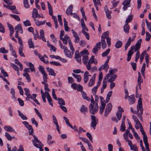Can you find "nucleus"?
I'll list each match as a JSON object with an SVG mask.
<instances>
[{"instance_id": "f257e3e1", "label": "nucleus", "mask_w": 151, "mask_h": 151, "mask_svg": "<svg viewBox=\"0 0 151 151\" xmlns=\"http://www.w3.org/2000/svg\"><path fill=\"white\" fill-rule=\"evenodd\" d=\"M137 111H136L134 110L132 107H131L130 108L131 112L133 114H136L139 111V110H140V113H138L137 116L139 118H141L142 117V115L143 114V109L142 107V99L140 98H139L138 99V103L137 106Z\"/></svg>"}, {"instance_id": "f03ea898", "label": "nucleus", "mask_w": 151, "mask_h": 151, "mask_svg": "<svg viewBox=\"0 0 151 151\" xmlns=\"http://www.w3.org/2000/svg\"><path fill=\"white\" fill-rule=\"evenodd\" d=\"M34 139L32 140L33 144L35 147L40 149V151H43L42 147L43 146V144L36 137L35 135H33Z\"/></svg>"}, {"instance_id": "7ed1b4c3", "label": "nucleus", "mask_w": 151, "mask_h": 151, "mask_svg": "<svg viewBox=\"0 0 151 151\" xmlns=\"http://www.w3.org/2000/svg\"><path fill=\"white\" fill-rule=\"evenodd\" d=\"M93 63L96 65L97 63V61L94 58V56L92 55L88 60V63L86 65V68L88 70L91 69V64Z\"/></svg>"}, {"instance_id": "20e7f679", "label": "nucleus", "mask_w": 151, "mask_h": 151, "mask_svg": "<svg viewBox=\"0 0 151 151\" xmlns=\"http://www.w3.org/2000/svg\"><path fill=\"white\" fill-rule=\"evenodd\" d=\"M91 120L90 124L91 127L95 129L97 124L98 123V119L96 118L95 116L93 115H91Z\"/></svg>"}, {"instance_id": "39448f33", "label": "nucleus", "mask_w": 151, "mask_h": 151, "mask_svg": "<svg viewBox=\"0 0 151 151\" xmlns=\"http://www.w3.org/2000/svg\"><path fill=\"white\" fill-rule=\"evenodd\" d=\"M142 42V39H139L137 42L136 43L135 45V46L133 45L131 47H133V51L134 50L135 52L138 51V50H139L141 47V44Z\"/></svg>"}, {"instance_id": "423d86ee", "label": "nucleus", "mask_w": 151, "mask_h": 151, "mask_svg": "<svg viewBox=\"0 0 151 151\" xmlns=\"http://www.w3.org/2000/svg\"><path fill=\"white\" fill-rule=\"evenodd\" d=\"M63 50L65 55L66 57L70 58H71L72 57L73 53L68 49L67 47Z\"/></svg>"}, {"instance_id": "0eeeda50", "label": "nucleus", "mask_w": 151, "mask_h": 151, "mask_svg": "<svg viewBox=\"0 0 151 151\" xmlns=\"http://www.w3.org/2000/svg\"><path fill=\"white\" fill-rule=\"evenodd\" d=\"M94 105L90 104L89 106V112L92 114H95L98 110L94 107Z\"/></svg>"}, {"instance_id": "6e6552de", "label": "nucleus", "mask_w": 151, "mask_h": 151, "mask_svg": "<svg viewBox=\"0 0 151 151\" xmlns=\"http://www.w3.org/2000/svg\"><path fill=\"white\" fill-rule=\"evenodd\" d=\"M101 45V42H97L95 46V47L93 49V52L96 54V52L100 49Z\"/></svg>"}, {"instance_id": "1a4fd4ad", "label": "nucleus", "mask_w": 151, "mask_h": 151, "mask_svg": "<svg viewBox=\"0 0 151 151\" xmlns=\"http://www.w3.org/2000/svg\"><path fill=\"white\" fill-rule=\"evenodd\" d=\"M71 31L73 34V37L75 38L74 42L76 43H78L80 41V38L78 36L77 33L73 29H72Z\"/></svg>"}, {"instance_id": "9d476101", "label": "nucleus", "mask_w": 151, "mask_h": 151, "mask_svg": "<svg viewBox=\"0 0 151 151\" xmlns=\"http://www.w3.org/2000/svg\"><path fill=\"white\" fill-rule=\"evenodd\" d=\"M40 14H38L37 10L34 8L32 13V17L34 19H36L37 17H40Z\"/></svg>"}, {"instance_id": "9b49d317", "label": "nucleus", "mask_w": 151, "mask_h": 151, "mask_svg": "<svg viewBox=\"0 0 151 151\" xmlns=\"http://www.w3.org/2000/svg\"><path fill=\"white\" fill-rule=\"evenodd\" d=\"M128 101L129 104L131 105L134 103L135 100L134 95H132L128 97Z\"/></svg>"}, {"instance_id": "f8f14e48", "label": "nucleus", "mask_w": 151, "mask_h": 151, "mask_svg": "<svg viewBox=\"0 0 151 151\" xmlns=\"http://www.w3.org/2000/svg\"><path fill=\"white\" fill-rule=\"evenodd\" d=\"M73 5H70L67 8L66 11V13L67 15H70L72 14Z\"/></svg>"}, {"instance_id": "ddd939ff", "label": "nucleus", "mask_w": 151, "mask_h": 151, "mask_svg": "<svg viewBox=\"0 0 151 151\" xmlns=\"http://www.w3.org/2000/svg\"><path fill=\"white\" fill-rule=\"evenodd\" d=\"M89 73L87 71H86L85 72L84 74L83 80L84 82L85 83H86L88 81L89 78Z\"/></svg>"}, {"instance_id": "4468645a", "label": "nucleus", "mask_w": 151, "mask_h": 151, "mask_svg": "<svg viewBox=\"0 0 151 151\" xmlns=\"http://www.w3.org/2000/svg\"><path fill=\"white\" fill-rule=\"evenodd\" d=\"M131 42V37H129L127 42L125 44L124 50L126 51L128 47L130 45Z\"/></svg>"}, {"instance_id": "2eb2a0df", "label": "nucleus", "mask_w": 151, "mask_h": 151, "mask_svg": "<svg viewBox=\"0 0 151 151\" xmlns=\"http://www.w3.org/2000/svg\"><path fill=\"white\" fill-rule=\"evenodd\" d=\"M4 128L7 132H12L15 133V130L10 126H5L4 127Z\"/></svg>"}, {"instance_id": "dca6fc26", "label": "nucleus", "mask_w": 151, "mask_h": 151, "mask_svg": "<svg viewBox=\"0 0 151 151\" xmlns=\"http://www.w3.org/2000/svg\"><path fill=\"white\" fill-rule=\"evenodd\" d=\"M82 62L86 65L87 64L88 61V57L87 55H83L82 58Z\"/></svg>"}, {"instance_id": "f3484780", "label": "nucleus", "mask_w": 151, "mask_h": 151, "mask_svg": "<svg viewBox=\"0 0 151 151\" xmlns=\"http://www.w3.org/2000/svg\"><path fill=\"white\" fill-rule=\"evenodd\" d=\"M40 38L44 42H46V40L44 37V31L42 29H41L40 31Z\"/></svg>"}, {"instance_id": "a211bd4d", "label": "nucleus", "mask_w": 151, "mask_h": 151, "mask_svg": "<svg viewBox=\"0 0 151 151\" xmlns=\"http://www.w3.org/2000/svg\"><path fill=\"white\" fill-rule=\"evenodd\" d=\"M47 71L49 73V75L55 76H56V73H55L53 70L51 68H49V67L46 68Z\"/></svg>"}, {"instance_id": "6ab92c4d", "label": "nucleus", "mask_w": 151, "mask_h": 151, "mask_svg": "<svg viewBox=\"0 0 151 151\" xmlns=\"http://www.w3.org/2000/svg\"><path fill=\"white\" fill-rule=\"evenodd\" d=\"M124 31L127 34L129 33V27L128 24L126 23L123 27Z\"/></svg>"}, {"instance_id": "aec40b11", "label": "nucleus", "mask_w": 151, "mask_h": 151, "mask_svg": "<svg viewBox=\"0 0 151 151\" xmlns=\"http://www.w3.org/2000/svg\"><path fill=\"white\" fill-rule=\"evenodd\" d=\"M140 131L142 134L143 135V141L145 140H147V137L146 134L145 132L143 130V128H141L140 129Z\"/></svg>"}, {"instance_id": "412c9836", "label": "nucleus", "mask_w": 151, "mask_h": 151, "mask_svg": "<svg viewBox=\"0 0 151 151\" xmlns=\"http://www.w3.org/2000/svg\"><path fill=\"white\" fill-rule=\"evenodd\" d=\"M23 50V47L22 45H20L19 49V53L20 56L25 57V55L22 52Z\"/></svg>"}, {"instance_id": "4be33fe9", "label": "nucleus", "mask_w": 151, "mask_h": 151, "mask_svg": "<svg viewBox=\"0 0 151 151\" xmlns=\"http://www.w3.org/2000/svg\"><path fill=\"white\" fill-rule=\"evenodd\" d=\"M28 43L30 48H35L34 45L32 41V39L31 38H30L28 40Z\"/></svg>"}, {"instance_id": "5701e85b", "label": "nucleus", "mask_w": 151, "mask_h": 151, "mask_svg": "<svg viewBox=\"0 0 151 151\" xmlns=\"http://www.w3.org/2000/svg\"><path fill=\"white\" fill-rule=\"evenodd\" d=\"M18 112L19 115L20 116L21 118L23 120H27L28 119L27 117L22 113H21L20 110H18Z\"/></svg>"}, {"instance_id": "b1692460", "label": "nucleus", "mask_w": 151, "mask_h": 151, "mask_svg": "<svg viewBox=\"0 0 151 151\" xmlns=\"http://www.w3.org/2000/svg\"><path fill=\"white\" fill-rule=\"evenodd\" d=\"M112 93V91H110L108 93L106 99V103H107L109 102L110 100V98L111 96Z\"/></svg>"}, {"instance_id": "393cba45", "label": "nucleus", "mask_w": 151, "mask_h": 151, "mask_svg": "<svg viewBox=\"0 0 151 151\" xmlns=\"http://www.w3.org/2000/svg\"><path fill=\"white\" fill-rule=\"evenodd\" d=\"M80 111L81 112L84 113L88 111V109L84 105H82L80 109Z\"/></svg>"}, {"instance_id": "a878e982", "label": "nucleus", "mask_w": 151, "mask_h": 151, "mask_svg": "<svg viewBox=\"0 0 151 151\" xmlns=\"http://www.w3.org/2000/svg\"><path fill=\"white\" fill-rule=\"evenodd\" d=\"M48 8L49 10V14L50 15H52V6L49 2H47Z\"/></svg>"}, {"instance_id": "bb28decb", "label": "nucleus", "mask_w": 151, "mask_h": 151, "mask_svg": "<svg viewBox=\"0 0 151 151\" xmlns=\"http://www.w3.org/2000/svg\"><path fill=\"white\" fill-rule=\"evenodd\" d=\"M73 76L75 78L77 79V81L78 82H79L81 81V77L79 75H76L74 73H72Z\"/></svg>"}, {"instance_id": "cd10ccee", "label": "nucleus", "mask_w": 151, "mask_h": 151, "mask_svg": "<svg viewBox=\"0 0 151 151\" xmlns=\"http://www.w3.org/2000/svg\"><path fill=\"white\" fill-rule=\"evenodd\" d=\"M28 130H29V134L30 135H34L32 134V133L33 132V129L32 126L30 125H29L27 127Z\"/></svg>"}, {"instance_id": "c85d7f7f", "label": "nucleus", "mask_w": 151, "mask_h": 151, "mask_svg": "<svg viewBox=\"0 0 151 151\" xmlns=\"http://www.w3.org/2000/svg\"><path fill=\"white\" fill-rule=\"evenodd\" d=\"M122 45V43L121 41L119 40L117 42L115 45V47L117 48H120Z\"/></svg>"}, {"instance_id": "c756f323", "label": "nucleus", "mask_w": 151, "mask_h": 151, "mask_svg": "<svg viewBox=\"0 0 151 151\" xmlns=\"http://www.w3.org/2000/svg\"><path fill=\"white\" fill-rule=\"evenodd\" d=\"M95 80L94 77L91 78L88 83V86L89 87L93 85L95 83Z\"/></svg>"}, {"instance_id": "7c9ffc66", "label": "nucleus", "mask_w": 151, "mask_h": 151, "mask_svg": "<svg viewBox=\"0 0 151 151\" xmlns=\"http://www.w3.org/2000/svg\"><path fill=\"white\" fill-rule=\"evenodd\" d=\"M7 151H16L17 149L16 146H14L13 147L11 150V147L9 144H7Z\"/></svg>"}, {"instance_id": "2f4dec72", "label": "nucleus", "mask_w": 151, "mask_h": 151, "mask_svg": "<svg viewBox=\"0 0 151 151\" xmlns=\"http://www.w3.org/2000/svg\"><path fill=\"white\" fill-rule=\"evenodd\" d=\"M138 76L137 79L138 84L141 83H143V81L141 78V75L140 73L139 72H138Z\"/></svg>"}, {"instance_id": "473e14b6", "label": "nucleus", "mask_w": 151, "mask_h": 151, "mask_svg": "<svg viewBox=\"0 0 151 151\" xmlns=\"http://www.w3.org/2000/svg\"><path fill=\"white\" fill-rule=\"evenodd\" d=\"M39 58L41 61H43L46 64H48V63L49 61L48 59H47L46 60L45 58H44L43 57H42V55H39Z\"/></svg>"}, {"instance_id": "72a5a7b5", "label": "nucleus", "mask_w": 151, "mask_h": 151, "mask_svg": "<svg viewBox=\"0 0 151 151\" xmlns=\"http://www.w3.org/2000/svg\"><path fill=\"white\" fill-rule=\"evenodd\" d=\"M146 50H145L141 54L140 58V60L141 63L142 62L143 60L144 56L146 53Z\"/></svg>"}, {"instance_id": "f704fd0d", "label": "nucleus", "mask_w": 151, "mask_h": 151, "mask_svg": "<svg viewBox=\"0 0 151 151\" xmlns=\"http://www.w3.org/2000/svg\"><path fill=\"white\" fill-rule=\"evenodd\" d=\"M117 76L116 74L114 75L111 76L108 81L109 82H112L114 81L115 79L117 78Z\"/></svg>"}, {"instance_id": "c9c22d12", "label": "nucleus", "mask_w": 151, "mask_h": 151, "mask_svg": "<svg viewBox=\"0 0 151 151\" xmlns=\"http://www.w3.org/2000/svg\"><path fill=\"white\" fill-rule=\"evenodd\" d=\"M84 54L86 55H87L89 54V53L86 49H84L80 52V55L81 56H83V55Z\"/></svg>"}, {"instance_id": "e433bc0d", "label": "nucleus", "mask_w": 151, "mask_h": 151, "mask_svg": "<svg viewBox=\"0 0 151 151\" xmlns=\"http://www.w3.org/2000/svg\"><path fill=\"white\" fill-rule=\"evenodd\" d=\"M106 11H105V12L106 13L107 17L109 19H111V12L109 11V10H107L106 9Z\"/></svg>"}, {"instance_id": "4c0bfd02", "label": "nucleus", "mask_w": 151, "mask_h": 151, "mask_svg": "<svg viewBox=\"0 0 151 151\" xmlns=\"http://www.w3.org/2000/svg\"><path fill=\"white\" fill-rule=\"evenodd\" d=\"M34 110L38 117L40 118V119L42 121H43V119L41 114L39 112L38 110L36 108L34 109Z\"/></svg>"}, {"instance_id": "58836bf2", "label": "nucleus", "mask_w": 151, "mask_h": 151, "mask_svg": "<svg viewBox=\"0 0 151 151\" xmlns=\"http://www.w3.org/2000/svg\"><path fill=\"white\" fill-rule=\"evenodd\" d=\"M122 113H121V112L119 111H117L116 113V115L118 120L119 121L121 119L122 117Z\"/></svg>"}, {"instance_id": "ea45409f", "label": "nucleus", "mask_w": 151, "mask_h": 151, "mask_svg": "<svg viewBox=\"0 0 151 151\" xmlns=\"http://www.w3.org/2000/svg\"><path fill=\"white\" fill-rule=\"evenodd\" d=\"M23 4L24 6L26 8H29V4L28 0H23Z\"/></svg>"}, {"instance_id": "a19ab883", "label": "nucleus", "mask_w": 151, "mask_h": 151, "mask_svg": "<svg viewBox=\"0 0 151 151\" xmlns=\"http://www.w3.org/2000/svg\"><path fill=\"white\" fill-rule=\"evenodd\" d=\"M10 16L17 21H19L20 20V18L18 15L10 14Z\"/></svg>"}, {"instance_id": "79ce46f5", "label": "nucleus", "mask_w": 151, "mask_h": 151, "mask_svg": "<svg viewBox=\"0 0 151 151\" xmlns=\"http://www.w3.org/2000/svg\"><path fill=\"white\" fill-rule=\"evenodd\" d=\"M146 37L145 40L147 41H149L151 37V35L147 32H146Z\"/></svg>"}, {"instance_id": "37998d69", "label": "nucleus", "mask_w": 151, "mask_h": 151, "mask_svg": "<svg viewBox=\"0 0 151 151\" xmlns=\"http://www.w3.org/2000/svg\"><path fill=\"white\" fill-rule=\"evenodd\" d=\"M101 42L102 43V49H105L106 47V41L104 39H101Z\"/></svg>"}, {"instance_id": "c03bdc74", "label": "nucleus", "mask_w": 151, "mask_h": 151, "mask_svg": "<svg viewBox=\"0 0 151 151\" xmlns=\"http://www.w3.org/2000/svg\"><path fill=\"white\" fill-rule=\"evenodd\" d=\"M22 26L20 24H19L17 25L15 27V30H16V31L18 32L20 31L21 29H22Z\"/></svg>"}, {"instance_id": "a18cd8bd", "label": "nucleus", "mask_w": 151, "mask_h": 151, "mask_svg": "<svg viewBox=\"0 0 151 151\" xmlns=\"http://www.w3.org/2000/svg\"><path fill=\"white\" fill-rule=\"evenodd\" d=\"M5 135L7 138V139L10 141H11L12 140V139H13L14 138V137H12L11 135L7 132H6L5 133Z\"/></svg>"}, {"instance_id": "49530a36", "label": "nucleus", "mask_w": 151, "mask_h": 151, "mask_svg": "<svg viewBox=\"0 0 151 151\" xmlns=\"http://www.w3.org/2000/svg\"><path fill=\"white\" fill-rule=\"evenodd\" d=\"M58 103L60 105H65V102L62 99L58 98Z\"/></svg>"}, {"instance_id": "de8ad7c7", "label": "nucleus", "mask_w": 151, "mask_h": 151, "mask_svg": "<svg viewBox=\"0 0 151 151\" xmlns=\"http://www.w3.org/2000/svg\"><path fill=\"white\" fill-rule=\"evenodd\" d=\"M10 65L13 68V69L15 70V71H18V70H19V68L18 66L17 65H16L15 64L12 63H10Z\"/></svg>"}, {"instance_id": "09e8293b", "label": "nucleus", "mask_w": 151, "mask_h": 151, "mask_svg": "<svg viewBox=\"0 0 151 151\" xmlns=\"http://www.w3.org/2000/svg\"><path fill=\"white\" fill-rule=\"evenodd\" d=\"M109 32L108 31L104 32L102 35L101 36L102 39H105L108 36H109Z\"/></svg>"}, {"instance_id": "8fccbe9b", "label": "nucleus", "mask_w": 151, "mask_h": 151, "mask_svg": "<svg viewBox=\"0 0 151 151\" xmlns=\"http://www.w3.org/2000/svg\"><path fill=\"white\" fill-rule=\"evenodd\" d=\"M132 19L133 17L132 16H129L125 21L126 23L128 24V23L130 22L132 20Z\"/></svg>"}, {"instance_id": "3c124183", "label": "nucleus", "mask_w": 151, "mask_h": 151, "mask_svg": "<svg viewBox=\"0 0 151 151\" xmlns=\"http://www.w3.org/2000/svg\"><path fill=\"white\" fill-rule=\"evenodd\" d=\"M29 65L30 67L29 69L32 72H35V70L33 64L31 62L29 63Z\"/></svg>"}, {"instance_id": "603ef678", "label": "nucleus", "mask_w": 151, "mask_h": 151, "mask_svg": "<svg viewBox=\"0 0 151 151\" xmlns=\"http://www.w3.org/2000/svg\"><path fill=\"white\" fill-rule=\"evenodd\" d=\"M23 76L25 77L27 81L28 82H30L31 81V79L29 76V75L27 73H25L23 74Z\"/></svg>"}, {"instance_id": "864d4df0", "label": "nucleus", "mask_w": 151, "mask_h": 151, "mask_svg": "<svg viewBox=\"0 0 151 151\" xmlns=\"http://www.w3.org/2000/svg\"><path fill=\"white\" fill-rule=\"evenodd\" d=\"M143 141L145 145L146 150L147 151H150L149 149V144L147 142V140H145Z\"/></svg>"}, {"instance_id": "5fc2aeb1", "label": "nucleus", "mask_w": 151, "mask_h": 151, "mask_svg": "<svg viewBox=\"0 0 151 151\" xmlns=\"http://www.w3.org/2000/svg\"><path fill=\"white\" fill-rule=\"evenodd\" d=\"M23 23L25 27L30 26L31 24L30 21L28 20H27L26 21L23 22Z\"/></svg>"}, {"instance_id": "6e6d98bb", "label": "nucleus", "mask_w": 151, "mask_h": 151, "mask_svg": "<svg viewBox=\"0 0 151 151\" xmlns=\"http://www.w3.org/2000/svg\"><path fill=\"white\" fill-rule=\"evenodd\" d=\"M130 149L134 151H138V147L136 146L134 144V145H132V146H130Z\"/></svg>"}, {"instance_id": "4d7b16f0", "label": "nucleus", "mask_w": 151, "mask_h": 151, "mask_svg": "<svg viewBox=\"0 0 151 151\" xmlns=\"http://www.w3.org/2000/svg\"><path fill=\"white\" fill-rule=\"evenodd\" d=\"M82 32L83 33L85 36L86 38L89 40L90 38L89 34L84 30H82Z\"/></svg>"}, {"instance_id": "13d9d810", "label": "nucleus", "mask_w": 151, "mask_h": 151, "mask_svg": "<svg viewBox=\"0 0 151 151\" xmlns=\"http://www.w3.org/2000/svg\"><path fill=\"white\" fill-rule=\"evenodd\" d=\"M101 66H102L103 69L105 70L106 72H107L109 68L108 64L105 63L103 65Z\"/></svg>"}, {"instance_id": "bf43d9fd", "label": "nucleus", "mask_w": 151, "mask_h": 151, "mask_svg": "<svg viewBox=\"0 0 151 151\" xmlns=\"http://www.w3.org/2000/svg\"><path fill=\"white\" fill-rule=\"evenodd\" d=\"M110 50L109 48L107 49L106 51L103 53L102 55V56L104 57L106 56L110 52Z\"/></svg>"}, {"instance_id": "052dcab7", "label": "nucleus", "mask_w": 151, "mask_h": 151, "mask_svg": "<svg viewBox=\"0 0 151 151\" xmlns=\"http://www.w3.org/2000/svg\"><path fill=\"white\" fill-rule=\"evenodd\" d=\"M50 64L55 66H61V65L59 63L55 61H50Z\"/></svg>"}, {"instance_id": "680f3d73", "label": "nucleus", "mask_w": 151, "mask_h": 151, "mask_svg": "<svg viewBox=\"0 0 151 151\" xmlns=\"http://www.w3.org/2000/svg\"><path fill=\"white\" fill-rule=\"evenodd\" d=\"M0 52L3 53H7L8 52V50H6L4 47H1L0 49Z\"/></svg>"}, {"instance_id": "e2e57ef3", "label": "nucleus", "mask_w": 151, "mask_h": 151, "mask_svg": "<svg viewBox=\"0 0 151 151\" xmlns=\"http://www.w3.org/2000/svg\"><path fill=\"white\" fill-rule=\"evenodd\" d=\"M112 105L111 103H108L106 106V109L109 110L111 111L112 108Z\"/></svg>"}, {"instance_id": "0e129e2a", "label": "nucleus", "mask_w": 151, "mask_h": 151, "mask_svg": "<svg viewBox=\"0 0 151 151\" xmlns=\"http://www.w3.org/2000/svg\"><path fill=\"white\" fill-rule=\"evenodd\" d=\"M133 47H131L130 50L129 51L128 53L127 54V55H130L132 56V55L133 54L134 52L133 51Z\"/></svg>"}, {"instance_id": "69168bd1", "label": "nucleus", "mask_w": 151, "mask_h": 151, "mask_svg": "<svg viewBox=\"0 0 151 151\" xmlns=\"http://www.w3.org/2000/svg\"><path fill=\"white\" fill-rule=\"evenodd\" d=\"M80 138L84 142L88 144L90 143L89 140L86 138L83 137H80Z\"/></svg>"}, {"instance_id": "338daca9", "label": "nucleus", "mask_w": 151, "mask_h": 151, "mask_svg": "<svg viewBox=\"0 0 151 151\" xmlns=\"http://www.w3.org/2000/svg\"><path fill=\"white\" fill-rule=\"evenodd\" d=\"M42 74L43 75V81L45 82H47V75L46 74L45 72Z\"/></svg>"}, {"instance_id": "774afa93", "label": "nucleus", "mask_w": 151, "mask_h": 151, "mask_svg": "<svg viewBox=\"0 0 151 151\" xmlns=\"http://www.w3.org/2000/svg\"><path fill=\"white\" fill-rule=\"evenodd\" d=\"M0 32L4 33L5 32L4 27L3 25L0 23Z\"/></svg>"}]
</instances>
